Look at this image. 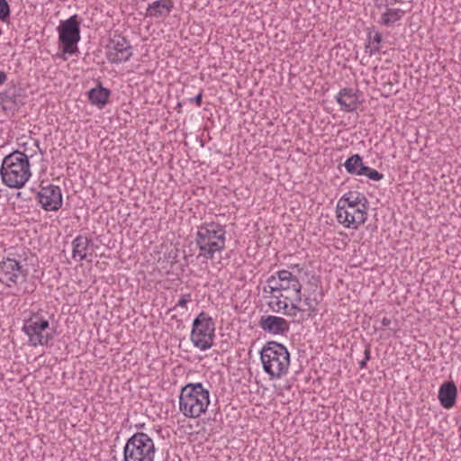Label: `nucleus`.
<instances>
[{
    "label": "nucleus",
    "instance_id": "nucleus-22",
    "mask_svg": "<svg viewBox=\"0 0 461 461\" xmlns=\"http://www.w3.org/2000/svg\"><path fill=\"white\" fill-rule=\"evenodd\" d=\"M111 91L101 85L90 89L87 93L89 102L100 108L104 107L108 103Z\"/></svg>",
    "mask_w": 461,
    "mask_h": 461
},
{
    "label": "nucleus",
    "instance_id": "nucleus-21",
    "mask_svg": "<svg viewBox=\"0 0 461 461\" xmlns=\"http://www.w3.org/2000/svg\"><path fill=\"white\" fill-rule=\"evenodd\" d=\"M365 207L368 205L367 198L358 192L349 191L345 194L337 203V206H350Z\"/></svg>",
    "mask_w": 461,
    "mask_h": 461
},
{
    "label": "nucleus",
    "instance_id": "nucleus-36",
    "mask_svg": "<svg viewBox=\"0 0 461 461\" xmlns=\"http://www.w3.org/2000/svg\"><path fill=\"white\" fill-rule=\"evenodd\" d=\"M35 145L37 146V148L40 149V152L42 153L41 149H40V146H39V142L38 141H35Z\"/></svg>",
    "mask_w": 461,
    "mask_h": 461
},
{
    "label": "nucleus",
    "instance_id": "nucleus-27",
    "mask_svg": "<svg viewBox=\"0 0 461 461\" xmlns=\"http://www.w3.org/2000/svg\"><path fill=\"white\" fill-rule=\"evenodd\" d=\"M17 95L10 90L0 92V104H16Z\"/></svg>",
    "mask_w": 461,
    "mask_h": 461
},
{
    "label": "nucleus",
    "instance_id": "nucleus-34",
    "mask_svg": "<svg viewBox=\"0 0 461 461\" xmlns=\"http://www.w3.org/2000/svg\"><path fill=\"white\" fill-rule=\"evenodd\" d=\"M393 3H397V4H404V3H408V4H411L412 2V0H392Z\"/></svg>",
    "mask_w": 461,
    "mask_h": 461
},
{
    "label": "nucleus",
    "instance_id": "nucleus-35",
    "mask_svg": "<svg viewBox=\"0 0 461 461\" xmlns=\"http://www.w3.org/2000/svg\"><path fill=\"white\" fill-rule=\"evenodd\" d=\"M366 363H367V361H366L365 359L361 360V361L359 362V367H360L361 369L366 368Z\"/></svg>",
    "mask_w": 461,
    "mask_h": 461
},
{
    "label": "nucleus",
    "instance_id": "nucleus-24",
    "mask_svg": "<svg viewBox=\"0 0 461 461\" xmlns=\"http://www.w3.org/2000/svg\"><path fill=\"white\" fill-rule=\"evenodd\" d=\"M405 14V11L400 8H387L382 14L379 23L387 27L394 26Z\"/></svg>",
    "mask_w": 461,
    "mask_h": 461
},
{
    "label": "nucleus",
    "instance_id": "nucleus-32",
    "mask_svg": "<svg viewBox=\"0 0 461 461\" xmlns=\"http://www.w3.org/2000/svg\"><path fill=\"white\" fill-rule=\"evenodd\" d=\"M381 323H382L383 327H387L391 324V319H389L387 317H384L381 321Z\"/></svg>",
    "mask_w": 461,
    "mask_h": 461
},
{
    "label": "nucleus",
    "instance_id": "nucleus-29",
    "mask_svg": "<svg viewBox=\"0 0 461 461\" xmlns=\"http://www.w3.org/2000/svg\"><path fill=\"white\" fill-rule=\"evenodd\" d=\"M191 301V295L189 294H184L178 300L176 306L185 307L186 303Z\"/></svg>",
    "mask_w": 461,
    "mask_h": 461
},
{
    "label": "nucleus",
    "instance_id": "nucleus-31",
    "mask_svg": "<svg viewBox=\"0 0 461 461\" xmlns=\"http://www.w3.org/2000/svg\"><path fill=\"white\" fill-rule=\"evenodd\" d=\"M371 357V350H370V345H366L365 351H364V359L366 361H368Z\"/></svg>",
    "mask_w": 461,
    "mask_h": 461
},
{
    "label": "nucleus",
    "instance_id": "nucleus-19",
    "mask_svg": "<svg viewBox=\"0 0 461 461\" xmlns=\"http://www.w3.org/2000/svg\"><path fill=\"white\" fill-rule=\"evenodd\" d=\"M92 243V240L85 237V236H77L74 240L72 241V257L73 258L77 259L78 261H83L86 259L87 253L89 250V246Z\"/></svg>",
    "mask_w": 461,
    "mask_h": 461
},
{
    "label": "nucleus",
    "instance_id": "nucleus-2",
    "mask_svg": "<svg viewBox=\"0 0 461 461\" xmlns=\"http://www.w3.org/2000/svg\"><path fill=\"white\" fill-rule=\"evenodd\" d=\"M260 360L265 373L272 378H280L288 371L290 353L283 344L268 341L260 350Z\"/></svg>",
    "mask_w": 461,
    "mask_h": 461
},
{
    "label": "nucleus",
    "instance_id": "nucleus-30",
    "mask_svg": "<svg viewBox=\"0 0 461 461\" xmlns=\"http://www.w3.org/2000/svg\"><path fill=\"white\" fill-rule=\"evenodd\" d=\"M203 94L200 92L194 97L189 99V102L196 104L197 106H200L202 104Z\"/></svg>",
    "mask_w": 461,
    "mask_h": 461
},
{
    "label": "nucleus",
    "instance_id": "nucleus-16",
    "mask_svg": "<svg viewBox=\"0 0 461 461\" xmlns=\"http://www.w3.org/2000/svg\"><path fill=\"white\" fill-rule=\"evenodd\" d=\"M336 101L340 110L345 113L356 112L359 104L356 92L349 87H344L336 95Z\"/></svg>",
    "mask_w": 461,
    "mask_h": 461
},
{
    "label": "nucleus",
    "instance_id": "nucleus-9",
    "mask_svg": "<svg viewBox=\"0 0 461 461\" xmlns=\"http://www.w3.org/2000/svg\"><path fill=\"white\" fill-rule=\"evenodd\" d=\"M59 41L62 44L64 53L74 54L77 44L80 40V26L77 15L74 14L66 21H62L58 27Z\"/></svg>",
    "mask_w": 461,
    "mask_h": 461
},
{
    "label": "nucleus",
    "instance_id": "nucleus-12",
    "mask_svg": "<svg viewBox=\"0 0 461 461\" xmlns=\"http://www.w3.org/2000/svg\"><path fill=\"white\" fill-rule=\"evenodd\" d=\"M107 48V59L111 63L126 62L133 54L130 41L121 34H114L110 39Z\"/></svg>",
    "mask_w": 461,
    "mask_h": 461
},
{
    "label": "nucleus",
    "instance_id": "nucleus-1",
    "mask_svg": "<svg viewBox=\"0 0 461 461\" xmlns=\"http://www.w3.org/2000/svg\"><path fill=\"white\" fill-rule=\"evenodd\" d=\"M0 175L3 183L10 188H22L31 176L29 157L19 150L5 156Z\"/></svg>",
    "mask_w": 461,
    "mask_h": 461
},
{
    "label": "nucleus",
    "instance_id": "nucleus-4",
    "mask_svg": "<svg viewBox=\"0 0 461 461\" xmlns=\"http://www.w3.org/2000/svg\"><path fill=\"white\" fill-rule=\"evenodd\" d=\"M307 276V272L299 265H291L287 269L279 270L267 279V288L269 293H281L285 297L295 291L302 290L301 280Z\"/></svg>",
    "mask_w": 461,
    "mask_h": 461
},
{
    "label": "nucleus",
    "instance_id": "nucleus-10",
    "mask_svg": "<svg viewBox=\"0 0 461 461\" xmlns=\"http://www.w3.org/2000/svg\"><path fill=\"white\" fill-rule=\"evenodd\" d=\"M28 276L27 264L14 258H7L0 263V281L12 287L26 281Z\"/></svg>",
    "mask_w": 461,
    "mask_h": 461
},
{
    "label": "nucleus",
    "instance_id": "nucleus-15",
    "mask_svg": "<svg viewBox=\"0 0 461 461\" xmlns=\"http://www.w3.org/2000/svg\"><path fill=\"white\" fill-rule=\"evenodd\" d=\"M258 325L265 332L273 335L284 336L290 330L289 322L285 319L275 315H262Z\"/></svg>",
    "mask_w": 461,
    "mask_h": 461
},
{
    "label": "nucleus",
    "instance_id": "nucleus-17",
    "mask_svg": "<svg viewBox=\"0 0 461 461\" xmlns=\"http://www.w3.org/2000/svg\"><path fill=\"white\" fill-rule=\"evenodd\" d=\"M174 7L172 0H157L149 4L145 15L153 18L167 17Z\"/></svg>",
    "mask_w": 461,
    "mask_h": 461
},
{
    "label": "nucleus",
    "instance_id": "nucleus-13",
    "mask_svg": "<svg viewBox=\"0 0 461 461\" xmlns=\"http://www.w3.org/2000/svg\"><path fill=\"white\" fill-rule=\"evenodd\" d=\"M345 169L350 175L366 176L373 181H380L384 175L377 170L366 166L359 154L350 156L344 163Z\"/></svg>",
    "mask_w": 461,
    "mask_h": 461
},
{
    "label": "nucleus",
    "instance_id": "nucleus-23",
    "mask_svg": "<svg viewBox=\"0 0 461 461\" xmlns=\"http://www.w3.org/2000/svg\"><path fill=\"white\" fill-rule=\"evenodd\" d=\"M288 303L287 312H284V314L291 317H295L297 313L303 312V305L300 303L303 301L302 290L295 291L284 297Z\"/></svg>",
    "mask_w": 461,
    "mask_h": 461
},
{
    "label": "nucleus",
    "instance_id": "nucleus-18",
    "mask_svg": "<svg viewBox=\"0 0 461 461\" xmlns=\"http://www.w3.org/2000/svg\"><path fill=\"white\" fill-rule=\"evenodd\" d=\"M456 395L457 389L452 381L446 382L439 387L438 400L440 404L446 409H449L455 405Z\"/></svg>",
    "mask_w": 461,
    "mask_h": 461
},
{
    "label": "nucleus",
    "instance_id": "nucleus-14",
    "mask_svg": "<svg viewBox=\"0 0 461 461\" xmlns=\"http://www.w3.org/2000/svg\"><path fill=\"white\" fill-rule=\"evenodd\" d=\"M37 199L45 211H58L62 205L61 189L54 185L43 186L37 193Z\"/></svg>",
    "mask_w": 461,
    "mask_h": 461
},
{
    "label": "nucleus",
    "instance_id": "nucleus-11",
    "mask_svg": "<svg viewBox=\"0 0 461 461\" xmlns=\"http://www.w3.org/2000/svg\"><path fill=\"white\" fill-rule=\"evenodd\" d=\"M366 210L367 206H337L336 217L339 223L342 224L344 227L357 230L367 219Z\"/></svg>",
    "mask_w": 461,
    "mask_h": 461
},
{
    "label": "nucleus",
    "instance_id": "nucleus-25",
    "mask_svg": "<svg viewBox=\"0 0 461 461\" xmlns=\"http://www.w3.org/2000/svg\"><path fill=\"white\" fill-rule=\"evenodd\" d=\"M272 300L268 303V306L271 308L273 312H287L288 303L283 296L281 293H272Z\"/></svg>",
    "mask_w": 461,
    "mask_h": 461
},
{
    "label": "nucleus",
    "instance_id": "nucleus-20",
    "mask_svg": "<svg viewBox=\"0 0 461 461\" xmlns=\"http://www.w3.org/2000/svg\"><path fill=\"white\" fill-rule=\"evenodd\" d=\"M321 294L316 290L303 295V312H309L308 317H313L318 311V305L321 301Z\"/></svg>",
    "mask_w": 461,
    "mask_h": 461
},
{
    "label": "nucleus",
    "instance_id": "nucleus-8",
    "mask_svg": "<svg viewBox=\"0 0 461 461\" xmlns=\"http://www.w3.org/2000/svg\"><path fill=\"white\" fill-rule=\"evenodd\" d=\"M50 327L48 320L34 315L24 321L22 330L29 338V345L32 347L45 346L53 339L51 334L45 332Z\"/></svg>",
    "mask_w": 461,
    "mask_h": 461
},
{
    "label": "nucleus",
    "instance_id": "nucleus-6",
    "mask_svg": "<svg viewBox=\"0 0 461 461\" xmlns=\"http://www.w3.org/2000/svg\"><path fill=\"white\" fill-rule=\"evenodd\" d=\"M157 447L152 438L145 432H136L126 441L123 461H154Z\"/></svg>",
    "mask_w": 461,
    "mask_h": 461
},
{
    "label": "nucleus",
    "instance_id": "nucleus-7",
    "mask_svg": "<svg viewBox=\"0 0 461 461\" xmlns=\"http://www.w3.org/2000/svg\"><path fill=\"white\" fill-rule=\"evenodd\" d=\"M214 322L205 312H201L193 322L191 341L195 348L206 350L212 346Z\"/></svg>",
    "mask_w": 461,
    "mask_h": 461
},
{
    "label": "nucleus",
    "instance_id": "nucleus-3",
    "mask_svg": "<svg viewBox=\"0 0 461 461\" xmlns=\"http://www.w3.org/2000/svg\"><path fill=\"white\" fill-rule=\"evenodd\" d=\"M210 403L209 391L201 383L187 384L179 394V410L186 418H198Z\"/></svg>",
    "mask_w": 461,
    "mask_h": 461
},
{
    "label": "nucleus",
    "instance_id": "nucleus-5",
    "mask_svg": "<svg viewBox=\"0 0 461 461\" xmlns=\"http://www.w3.org/2000/svg\"><path fill=\"white\" fill-rule=\"evenodd\" d=\"M196 243L200 249L199 256L213 258L215 253L224 249L225 231L215 222L202 225L198 228Z\"/></svg>",
    "mask_w": 461,
    "mask_h": 461
},
{
    "label": "nucleus",
    "instance_id": "nucleus-33",
    "mask_svg": "<svg viewBox=\"0 0 461 461\" xmlns=\"http://www.w3.org/2000/svg\"><path fill=\"white\" fill-rule=\"evenodd\" d=\"M7 79V76L5 72L0 71V86L3 85Z\"/></svg>",
    "mask_w": 461,
    "mask_h": 461
},
{
    "label": "nucleus",
    "instance_id": "nucleus-28",
    "mask_svg": "<svg viewBox=\"0 0 461 461\" xmlns=\"http://www.w3.org/2000/svg\"><path fill=\"white\" fill-rule=\"evenodd\" d=\"M10 17V6L6 0H0V20L5 22Z\"/></svg>",
    "mask_w": 461,
    "mask_h": 461
},
{
    "label": "nucleus",
    "instance_id": "nucleus-26",
    "mask_svg": "<svg viewBox=\"0 0 461 461\" xmlns=\"http://www.w3.org/2000/svg\"><path fill=\"white\" fill-rule=\"evenodd\" d=\"M368 38L369 44H373V46H366V49H369V55L372 56L373 54L380 51L379 44L382 42L383 36L379 32H375L373 35L370 32Z\"/></svg>",
    "mask_w": 461,
    "mask_h": 461
}]
</instances>
